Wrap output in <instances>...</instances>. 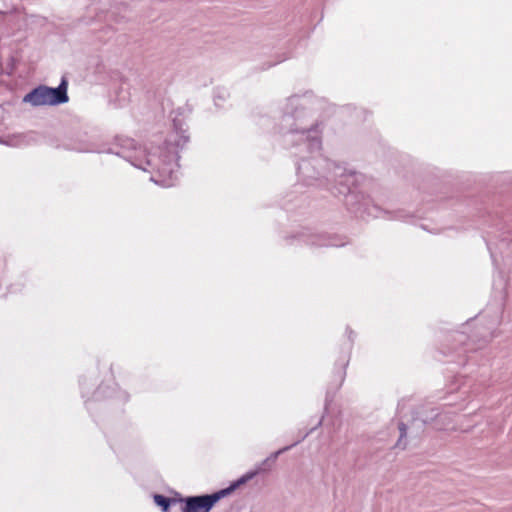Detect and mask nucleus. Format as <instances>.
I'll return each mask as SVG.
<instances>
[{"instance_id": "nucleus-1", "label": "nucleus", "mask_w": 512, "mask_h": 512, "mask_svg": "<svg viewBox=\"0 0 512 512\" xmlns=\"http://www.w3.org/2000/svg\"><path fill=\"white\" fill-rule=\"evenodd\" d=\"M25 103L33 106L55 105L64 102V77L57 88L39 86L26 94L23 98Z\"/></svg>"}, {"instance_id": "nucleus-4", "label": "nucleus", "mask_w": 512, "mask_h": 512, "mask_svg": "<svg viewBox=\"0 0 512 512\" xmlns=\"http://www.w3.org/2000/svg\"><path fill=\"white\" fill-rule=\"evenodd\" d=\"M399 429L401 431V437L405 436V434H406V426L403 423H401L400 426H399Z\"/></svg>"}, {"instance_id": "nucleus-3", "label": "nucleus", "mask_w": 512, "mask_h": 512, "mask_svg": "<svg viewBox=\"0 0 512 512\" xmlns=\"http://www.w3.org/2000/svg\"><path fill=\"white\" fill-rule=\"evenodd\" d=\"M154 502L162 508L164 512H168V509L171 504H175L177 502L176 499L167 498L163 495L156 494L154 495Z\"/></svg>"}, {"instance_id": "nucleus-2", "label": "nucleus", "mask_w": 512, "mask_h": 512, "mask_svg": "<svg viewBox=\"0 0 512 512\" xmlns=\"http://www.w3.org/2000/svg\"><path fill=\"white\" fill-rule=\"evenodd\" d=\"M235 487L236 485H232L212 494L187 497L182 500L184 502L182 512H210L215 504L231 494Z\"/></svg>"}]
</instances>
